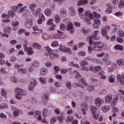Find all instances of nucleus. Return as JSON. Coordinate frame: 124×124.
Instances as JSON below:
<instances>
[{
    "mask_svg": "<svg viewBox=\"0 0 124 124\" xmlns=\"http://www.w3.org/2000/svg\"><path fill=\"white\" fill-rule=\"evenodd\" d=\"M8 106L6 104L2 103L0 105V110L1 109H7Z\"/></svg>",
    "mask_w": 124,
    "mask_h": 124,
    "instance_id": "obj_28",
    "label": "nucleus"
},
{
    "mask_svg": "<svg viewBox=\"0 0 124 124\" xmlns=\"http://www.w3.org/2000/svg\"><path fill=\"white\" fill-rule=\"evenodd\" d=\"M65 28H66L65 25L64 24H61L60 25V29L62 31H64V30H65Z\"/></svg>",
    "mask_w": 124,
    "mask_h": 124,
    "instance_id": "obj_58",
    "label": "nucleus"
},
{
    "mask_svg": "<svg viewBox=\"0 0 124 124\" xmlns=\"http://www.w3.org/2000/svg\"><path fill=\"white\" fill-rule=\"evenodd\" d=\"M94 45H95L93 47V50L94 51H101L103 49H106L107 47L106 45L99 42H95Z\"/></svg>",
    "mask_w": 124,
    "mask_h": 124,
    "instance_id": "obj_1",
    "label": "nucleus"
},
{
    "mask_svg": "<svg viewBox=\"0 0 124 124\" xmlns=\"http://www.w3.org/2000/svg\"><path fill=\"white\" fill-rule=\"evenodd\" d=\"M115 50H119V51H123L124 50V46L121 45H116L114 47Z\"/></svg>",
    "mask_w": 124,
    "mask_h": 124,
    "instance_id": "obj_22",
    "label": "nucleus"
},
{
    "mask_svg": "<svg viewBox=\"0 0 124 124\" xmlns=\"http://www.w3.org/2000/svg\"><path fill=\"white\" fill-rule=\"evenodd\" d=\"M15 93L16 98L21 99V98H22V95H26V94H27V91L20 88H16L15 90Z\"/></svg>",
    "mask_w": 124,
    "mask_h": 124,
    "instance_id": "obj_2",
    "label": "nucleus"
},
{
    "mask_svg": "<svg viewBox=\"0 0 124 124\" xmlns=\"http://www.w3.org/2000/svg\"><path fill=\"white\" fill-rule=\"evenodd\" d=\"M41 11V9L40 8H37V9H35L34 11H33V14H38L39 12Z\"/></svg>",
    "mask_w": 124,
    "mask_h": 124,
    "instance_id": "obj_53",
    "label": "nucleus"
},
{
    "mask_svg": "<svg viewBox=\"0 0 124 124\" xmlns=\"http://www.w3.org/2000/svg\"><path fill=\"white\" fill-rule=\"evenodd\" d=\"M94 23L93 24V28H94V29H98V28H99V25H100V23H101V21L97 18L94 19Z\"/></svg>",
    "mask_w": 124,
    "mask_h": 124,
    "instance_id": "obj_9",
    "label": "nucleus"
},
{
    "mask_svg": "<svg viewBox=\"0 0 124 124\" xmlns=\"http://www.w3.org/2000/svg\"><path fill=\"white\" fill-rule=\"evenodd\" d=\"M78 55L79 57H85V56H86V52L84 51H80L78 52Z\"/></svg>",
    "mask_w": 124,
    "mask_h": 124,
    "instance_id": "obj_48",
    "label": "nucleus"
},
{
    "mask_svg": "<svg viewBox=\"0 0 124 124\" xmlns=\"http://www.w3.org/2000/svg\"><path fill=\"white\" fill-rule=\"evenodd\" d=\"M53 69L54 70H55L56 71V73L55 74H57V73H58V72H59V71L60 70V68L59 66H55L53 67Z\"/></svg>",
    "mask_w": 124,
    "mask_h": 124,
    "instance_id": "obj_49",
    "label": "nucleus"
},
{
    "mask_svg": "<svg viewBox=\"0 0 124 124\" xmlns=\"http://www.w3.org/2000/svg\"><path fill=\"white\" fill-rule=\"evenodd\" d=\"M59 45L58 42L54 41L51 44L52 47H57Z\"/></svg>",
    "mask_w": 124,
    "mask_h": 124,
    "instance_id": "obj_60",
    "label": "nucleus"
},
{
    "mask_svg": "<svg viewBox=\"0 0 124 124\" xmlns=\"http://www.w3.org/2000/svg\"><path fill=\"white\" fill-rule=\"evenodd\" d=\"M108 81L109 83H115V79H114V78L112 77H110L109 78H108Z\"/></svg>",
    "mask_w": 124,
    "mask_h": 124,
    "instance_id": "obj_54",
    "label": "nucleus"
},
{
    "mask_svg": "<svg viewBox=\"0 0 124 124\" xmlns=\"http://www.w3.org/2000/svg\"><path fill=\"white\" fill-rule=\"evenodd\" d=\"M94 103L97 106L99 107L102 104V100L100 98H97L95 99Z\"/></svg>",
    "mask_w": 124,
    "mask_h": 124,
    "instance_id": "obj_16",
    "label": "nucleus"
},
{
    "mask_svg": "<svg viewBox=\"0 0 124 124\" xmlns=\"http://www.w3.org/2000/svg\"><path fill=\"white\" fill-rule=\"evenodd\" d=\"M48 96L47 95H45L44 97H43V102L44 104V105H46L47 104V100H48Z\"/></svg>",
    "mask_w": 124,
    "mask_h": 124,
    "instance_id": "obj_32",
    "label": "nucleus"
},
{
    "mask_svg": "<svg viewBox=\"0 0 124 124\" xmlns=\"http://www.w3.org/2000/svg\"><path fill=\"white\" fill-rule=\"evenodd\" d=\"M81 32L84 34V35H87V34H89L91 32V31L88 29L82 28L81 30Z\"/></svg>",
    "mask_w": 124,
    "mask_h": 124,
    "instance_id": "obj_21",
    "label": "nucleus"
},
{
    "mask_svg": "<svg viewBox=\"0 0 124 124\" xmlns=\"http://www.w3.org/2000/svg\"><path fill=\"white\" fill-rule=\"evenodd\" d=\"M88 3V0H80L77 2L78 6H81L82 5H86Z\"/></svg>",
    "mask_w": 124,
    "mask_h": 124,
    "instance_id": "obj_14",
    "label": "nucleus"
},
{
    "mask_svg": "<svg viewBox=\"0 0 124 124\" xmlns=\"http://www.w3.org/2000/svg\"><path fill=\"white\" fill-rule=\"evenodd\" d=\"M29 90L30 91H33V88L36 85V81L35 79H31L29 80Z\"/></svg>",
    "mask_w": 124,
    "mask_h": 124,
    "instance_id": "obj_7",
    "label": "nucleus"
},
{
    "mask_svg": "<svg viewBox=\"0 0 124 124\" xmlns=\"http://www.w3.org/2000/svg\"><path fill=\"white\" fill-rule=\"evenodd\" d=\"M118 35L121 36V37H124V32L123 31H120L118 33Z\"/></svg>",
    "mask_w": 124,
    "mask_h": 124,
    "instance_id": "obj_64",
    "label": "nucleus"
},
{
    "mask_svg": "<svg viewBox=\"0 0 124 124\" xmlns=\"http://www.w3.org/2000/svg\"><path fill=\"white\" fill-rule=\"evenodd\" d=\"M22 6H23V4L20 3L19 4H18L17 6H13L12 9L15 11H17V10H18V7H22Z\"/></svg>",
    "mask_w": 124,
    "mask_h": 124,
    "instance_id": "obj_26",
    "label": "nucleus"
},
{
    "mask_svg": "<svg viewBox=\"0 0 124 124\" xmlns=\"http://www.w3.org/2000/svg\"><path fill=\"white\" fill-rule=\"evenodd\" d=\"M79 83V84L81 83L82 85H83V86H85V87H87V82H86V81H85V78H80Z\"/></svg>",
    "mask_w": 124,
    "mask_h": 124,
    "instance_id": "obj_30",
    "label": "nucleus"
},
{
    "mask_svg": "<svg viewBox=\"0 0 124 124\" xmlns=\"http://www.w3.org/2000/svg\"><path fill=\"white\" fill-rule=\"evenodd\" d=\"M25 9H27V6H24V7L21 8L19 9V10L18 11V13L20 14V13L23 12V11H24V10H25Z\"/></svg>",
    "mask_w": 124,
    "mask_h": 124,
    "instance_id": "obj_59",
    "label": "nucleus"
},
{
    "mask_svg": "<svg viewBox=\"0 0 124 124\" xmlns=\"http://www.w3.org/2000/svg\"><path fill=\"white\" fill-rule=\"evenodd\" d=\"M58 119L60 122V123H63V116L62 115H60L58 117Z\"/></svg>",
    "mask_w": 124,
    "mask_h": 124,
    "instance_id": "obj_56",
    "label": "nucleus"
},
{
    "mask_svg": "<svg viewBox=\"0 0 124 124\" xmlns=\"http://www.w3.org/2000/svg\"><path fill=\"white\" fill-rule=\"evenodd\" d=\"M32 46L35 49H38V50H41V46L38 44V43H35L32 44Z\"/></svg>",
    "mask_w": 124,
    "mask_h": 124,
    "instance_id": "obj_24",
    "label": "nucleus"
},
{
    "mask_svg": "<svg viewBox=\"0 0 124 124\" xmlns=\"http://www.w3.org/2000/svg\"><path fill=\"white\" fill-rule=\"evenodd\" d=\"M32 26V19H27L26 20L25 27L27 28V29H30V28H31Z\"/></svg>",
    "mask_w": 124,
    "mask_h": 124,
    "instance_id": "obj_10",
    "label": "nucleus"
},
{
    "mask_svg": "<svg viewBox=\"0 0 124 124\" xmlns=\"http://www.w3.org/2000/svg\"><path fill=\"white\" fill-rule=\"evenodd\" d=\"M56 120H57V118L55 117H52L50 119V124H55Z\"/></svg>",
    "mask_w": 124,
    "mask_h": 124,
    "instance_id": "obj_50",
    "label": "nucleus"
},
{
    "mask_svg": "<svg viewBox=\"0 0 124 124\" xmlns=\"http://www.w3.org/2000/svg\"><path fill=\"white\" fill-rule=\"evenodd\" d=\"M60 15L61 16H65L66 15V11L65 9H62L60 11Z\"/></svg>",
    "mask_w": 124,
    "mask_h": 124,
    "instance_id": "obj_41",
    "label": "nucleus"
},
{
    "mask_svg": "<svg viewBox=\"0 0 124 124\" xmlns=\"http://www.w3.org/2000/svg\"><path fill=\"white\" fill-rule=\"evenodd\" d=\"M73 120V117L70 116L66 118V123H70Z\"/></svg>",
    "mask_w": 124,
    "mask_h": 124,
    "instance_id": "obj_38",
    "label": "nucleus"
},
{
    "mask_svg": "<svg viewBox=\"0 0 124 124\" xmlns=\"http://www.w3.org/2000/svg\"><path fill=\"white\" fill-rule=\"evenodd\" d=\"M24 51L27 52L28 55H29L30 56L32 55L34 53V51L32 50V48L31 47H26L24 48Z\"/></svg>",
    "mask_w": 124,
    "mask_h": 124,
    "instance_id": "obj_12",
    "label": "nucleus"
},
{
    "mask_svg": "<svg viewBox=\"0 0 124 124\" xmlns=\"http://www.w3.org/2000/svg\"><path fill=\"white\" fill-rule=\"evenodd\" d=\"M1 94L3 96H6V91L4 89L1 90Z\"/></svg>",
    "mask_w": 124,
    "mask_h": 124,
    "instance_id": "obj_63",
    "label": "nucleus"
},
{
    "mask_svg": "<svg viewBox=\"0 0 124 124\" xmlns=\"http://www.w3.org/2000/svg\"><path fill=\"white\" fill-rule=\"evenodd\" d=\"M46 116H47V109L45 108L43 111V117L44 119H45Z\"/></svg>",
    "mask_w": 124,
    "mask_h": 124,
    "instance_id": "obj_43",
    "label": "nucleus"
},
{
    "mask_svg": "<svg viewBox=\"0 0 124 124\" xmlns=\"http://www.w3.org/2000/svg\"><path fill=\"white\" fill-rule=\"evenodd\" d=\"M110 26L107 25L103 27L101 30V33L102 36L105 37L107 35V32L110 31Z\"/></svg>",
    "mask_w": 124,
    "mask_h": 124,
    "instance_id": "obj_4",
    "label": "nucleus"
},
{
    "mask_svg": "<svg viewBox=\"0 0 124 124\" xmlns=\"http://www.w3.org/2000/svg\"><path fill=\"white\" fill-rule=\"evenodd\" d=\"M67 31H70V33L73 34L74 33V27H73V24L71 22H68L67 23Z\"/></svg>",
    "mask_w": 124,
    "mask_h": 124,
    "instance_id": "obj_6",
    "label": "nucleus"
},
{
    "mask_svg": "<svg viewBox=\"0 0 124 124\" xmlns=\"http://www.w3.org/2000/svg\"><path fill=\"white\" fill-rule=\"evenodd\" d=\"M29 8L31 10V12L33 13L35 9L36 8V4L35 3H31L29 5Z\"/></svg>",
    "mask_w": 124,
    "mask_h": 124,
    "instance_id": "obj_20",
    "label": "nucleus"
},
{
    "mask_svg": "<svg viewBox=\"0 0 124 124\" xmlns=\"http://www.w3.org/2000/svg\"><path fill=\"white\" fill-rule=\"evenodd\" d=\"M53 38H54V39H60V38H62V36L59 34L53 35Z\"/></svg>",
    "mask_w": 124,
    "mask_h": 124,
    "instance_id": "obj_39",
    "label": "nucleus"
},
{
    "mask_svg": "<svg viewBox=\"0 0 124 124\" xmlns=\"http://www.w3.org/2000/svg\"><path fill=\"white\" fill-rule=\"evenodd\" d=\"M43 39H44V40H48V39H49V38H50L49 37V36L47 35L46 33H44L43 34Z\"/></svg>",
    "mask_w": 124,
    "mask_h": 124,
    "instance_id": "obj_45",
    "label": "nucleus"
},
{
    "mask_svg": "<svg viewBox=\"0 0 124 124\" xmlns=\"http://www.w3.org/2000/svg\"><path fill=\"white\" fill-rule=\"evenodd\" d=\"M112 97L113 95L112 94H109L106 97V102H107V103H108V102H110L112 100V99H113Z\"/></svg>",
    "mask_w": 124,
    "mask_h": 124,
    "instance_id": "obj_19",
    "label": "nucleus"
},
{
    "mask_svg": "<svg viewBox=\"0 0 124 124\" xmlns=\"http://www.w3.org/2000/svg\"><path fill=\"white\" fill-rule=\"evenodd\" d=\"M8 13L11 17H14L15 16V13L13 11H9Z\"/></svg>",
    "mask_w": 124,
    "mask_h": 124,
    "instance_id": "obj_51",
    "label": "nucleus"
},
{
    "mask_svg": "<svg viewBox=\"0 0 124 124\" xmlns=\"http://www.w3.org/2000/svg\"><path fill=\"white\" fill-rule=\"evenodd\" d=\"M91 110L92 112V115L93 119L95 120H97L98 118H99V113L97 112V109L96 108V107L92 106L91 107Z\"/></svg>",
    "mask_w": 124,
    "mask_h": 124,
    "instance_id": "obj_3",
    "label": "nucleus"
},
{
    "mask_svg": "<svg viewBox=\"0 0 124 124\" xmlns=\"http://www.w3.org/2000/svg\"><path fill=\"white\" fill-rule=\"evenodd\" d=\"M102 61L106 65H109L111 63L110 60L107 59L106 58H103Z\"/></svg>",
    "mask_w": 124,
    "mask_h": 124,
    "instance_id": "obj_25",
    "label": "nucleus"
},
{
    "mask_svg": "<svg viewBox=\"0 0 124 124\" xmlns=\"http://www.w3.org/2000/svg\"><path fill=\"white\" fill-rule=\"evenodd\" d=\"M45 14L47 16H50V15H52V10L50 9H47L45 10Z\"/></svg>",
    "mask_w": 124,
    "mask_h": 124,
    "instance_id": "obj_23",
    "label": "nucleus"
},
{
    "mask_svg": "<svg viewBox=\"0 0 124 124\" xmlns=\"http://www.w3.org/2000/svg\"><path fill=\"white\" fill-rule=\"evenodd\" d=\"M119 8H124V0H121L119 4Z\"/></svg>",
    "mask_w": 124,
    "mask_h": 124,
    "instance_id": "obj_40",
    "label": "nucleus"
},
{
    "mask_svg": "<svg viewBox=\"0 0 124 124\" xmlns=\"http://www.w3.org/2000/svg\"><path fill=\"white\" fill-rule=\"evenodd\" d=\"M87 41H89V43L90 45H93V44H94V42H93V36L89 35L86 38Z\"/></svg>",
    "mask_w": 124,
    "mask_h": 124,
    "instance_id": "obj_17",
    "label": "nucleus"
},
{
    "mask_svg": "<svg viewBox=\"0 0 124 124\" xmlns=\"http://www.w3.org/2000/svg\"><path fill=\"white\" fill-rule=\"evenodd\" d=\"M93 90H94V88L93 85H89L87 88V91L88 92H92Z\"/></svg>",
    "mask_w": 124,
    "mask_h": 124,
    "instance_id": "obj_47",
    "label": "nucleus"
},
{
    "mask_svg": "<svg viewBox=\"0 0 124 124\" xmlns=\"http://www.w3.org/2000/svg\"><path fill=\"white\" fill-rule=\"evenodd\" d=\"M11 80L13 82V83H17L18 82V79L15 77H11Z\"/></svg>",
    "mask_w": 124,
    "mask_h": 124,
    "instance_id": "obj_46",
    "label": "nucleus"
},
{
    "mask_svg": "<svg viewBox=\"0 0 124 124\" xmlns=\"http://www.w3.org/2000/svg\"><path fill=\"white\" fill-rule=\"evenodd\" d=\"M40 72L42 75H45V74H47V73L48 72V70H47L46 68H43L41 69Z\"/></svg>",
    "mask_w": 124,
    "mask_h": 124,
    "instance_id": "obj_27",
    "label": "nucleus"
},
{
    "mask_svg": "<svg viewBox=\"0 0 124 124\" xmlns=\"http://www.w3.org/2000/svg\"><path fill=\"white\" fill-rule=\"evenodd\" d=\"M4 31H7V32H10V31H11V28L10 27H6V28L5 29H4Z\"/></svg>",
    "mask_w": 124,
    "mask_h": 124,
    "instance_id": "obj_61",
    "label": "nucleus"
},
{
    "mask_svg": "<svg viewBox=\"0 0 124 124\" xmlns=\"http://www.w3.org/2000/svg\"><path fill=\"white\" fill-rule=\"evenodd\" d=\"M113 11V10L111 8H108L105 11L106 13H107V14H110V13H112V12Z\"/></svg>",
    "mask_w": 124,
    "mask_h": 124,
    "instance_id": "obj_44",
    "label": "nucleus"
},
{
    "mask_svg": "<svg viewBox=\"0 0 124 124\" xmlns=\"http://www.w3.org/2000/svg\"><path fill=\"white\" fill-rule=\"evenodd\" d=\"M81 110L83 115H86V111L88 110V104L86 102H84L81 104Z\"/></svg>",
    "mask_w": 124,
    "mask_h": 124,
    "instance_id": "obj_8",
    "label": "nucleus"
},
{
    "mask_svg": "<svg viewBox=\"0 0 124 124\" xmlns=\"http://www.w3.org/2000/svg\"><path fill=\"white\" fill-rule=\"evenodd\" d=\"M79 64L80 66H84V65H88L89 63L86 61H82L80 62Z\"/></svg>",
    "mask_w": 124,
    "mask_h": 124,
    "instance_id": "obj_35",
    "label": "nucleus"
},
{
    "mask_svg": "<svg viewBox=\"0 0 124 124\" xmlns=\"http://www.w3.org/2000/svg\"><path fill=\"white\" fill-rule=\"evenodd\" d=\"M46 51H47V52H48V57H49V58H50L51 60H54V59H55V55H54V52H56V50H53L50 48V47L48 46L46 47Z\"/></svg>",
    "mask_w": 124,
    "mask_h": 124,
    "instance_id": "obj_5",
    "label": "nucleus"
},
{
    "mask_svg": "<svg viewBox=\"0 0 124 124\" xmlns=\"http://www.w3.org/2000/svg\"><path fill=\"white\" fill-rule=\"evenodd\" d=\"M115 16H117V17H120V16H123V13L120 12H117L115 13Z\"/></svg>",
    "mask_w": 124,
    "mask_h": 124,
    "instance_id": "obj_62",
    "label": "nucleus"
},
{
    "mask_svg": "<svg viewBox=\"0 0 124 124\" xmlns=\"http://www.w3.org/2000/svg\"><path fill=\"white\" fill-rule=\"evenodd\" d=\"M117 78L118 82H120L121 84H122V82L123 81H124V79L122 78V75H118L117 76Z\"/></svg>",
    "mask_w": 124,
    "mask_h": 124,
    "instance_id": "obj_34",
    "label": "nucleus"
},
{
    "mask_svg": "<svg viewBox=\"0 0 124 124\" xmlns=\"http://www.w3.org/2000/svg\"><path fill=\"white\" fill-rule=\"evenodd\" d=\"M40 82H41L42 84H46L47 81L46 78L41 77L39 78Z\"/></svg>",
    "mask_w": 124,
    "mask_h": 124,
    "instance_id": "obj_37",
    "label": "nucleus"
},
{
    "mask_svg": "<svg viewBox=\"0 0 124 124\" xmlns=\"http://www.w3.org/2000/svg\"><path fill=\"white\" fill-rule=\"evenodd\" d=\"M100 68H101V67L99 66H98L97 67H93L92 66L90 68V70H91L94 73H97V72H98V70H99Z\"/></svg>",
    "mask_w": 124,
    "mask_h": 124,
    "instance_id": "obj_11",
    "label": "nucleus"
},
{
    "mask_svg": "<svg viewBox=\"0 0 124 124\" xmlns=\"http://www.w3.org/2000/svg\"><path fill=\"white\" fill-rule=\"evenodd\" d=\"M70 15L71 16H74L75 15V10H74V8H70Z\"/></svg>",
    "mask_w": 124,
    "mask_h": 124,
    "instance_id": "obj_36",
    "label": "nucleus"
},
{
    "mask_svg": "<svg viewBox=\"0 0 124 124\" xmlns=\"http://www.w3.org/2000/svg\"><path fill=\"white\" fill-rule=\"evenodd\" d=\"M54 1H55V2H58L59 4L60 5H62L64 1H65V0H53Z\"/></svg>",
    "mask_w": 124,
    "mask_h": 124,
    "instance_id": "obj_42",
    "label": "nucleus"
},
{
    "mask_svg": "<svg viewBox=\"0 0 124 124\" xmlns=\"http://www.w3.org/2000/svg\"><path fill=\"white\" fill-rule=\"evenodd\" d=\"M102 109L105 113H106V112H108V111L109 110V106H104L102 107Z\"/></svg>",
    "mask_w": 124,
    "mask_h": 124,
    "instance_id": "obj_29",
    "label": "nucleus"
},
{
    "mask_svg": "<svg viewBox=\"0 0 124 124\" xmlns=\"http://www.w3.org/2000/svg\"><path fill=\"white\" fill-rule=\"evenodd\" d=\"M93 39L94 40H99L100 39V37H98L97 35H92Z\"/></svg>",
    "mask_w": 124,
    "mask_h": 124,
    "instance_id": "obj_52",
    "label": "nucleus"
},
{
    "mask_svg": "<svg viewBox=\"0 0 124 124\" xmlns=\"http://www.w3.org/2000/svg\"><path fill=\"white\" fill-rule=\"evenodd\" d=\"M59 50L62 52H66L67 53H70L71 51L70 50V48H68L67 47H65L64 46H61Z\"/></svg>",
    "mask_w": 124,
    "mask_h": 124,
    "instance_id": "obj_13",
    "label": "nucleus"
},
{
    "mask_svg": "<svg viewBox=\"0 0 124 124\" xmlns=\"http://www.w3.org/2000/svg\"><path fill=\"white\" fill-rule=\"evenodd\" d=\"M39 19L43 20V21H45V16H44L43 14H40L39 15Z\"/></svg>",
    "mask_w": 124,
    "mask_h": 124,
    "instance_id": "obj_55",
    "label": "nucleus"
},
{
    "mask_svg": "<svg viewBox=\"0 0 124 124\" xmlns=\"http://www.w3.org/2000/svg\"><path fill=\"white\" fill-rule=\"evenodd\" d=\"M12 25L13 28V31H17V27L19 26V22L14 21L12 22Z\"/></svg>",
    "mask_w": 124,
    "mask_h": 124,
    "instance_id": "obj_15",
    "label": "nucleus"
},
{
    "mask_svg": "<svg viewBox=\"0 0 124 124\" xmlns=\"http://www.w3.org/2000/svg\"><path fill=\"white\" fill-rule=\"evenodd\" d=\"M116 62L119 66H123L124 65V59H120L116 61Z\"/></svg>",
    "mask_w": 124,
    "mask_h": 124,
    "instance_id": "obj_18",
    "label": "nucleus"
},
{
    "mask_svg": "<svg viewBox=\"0 0 124 124\" xmlns=\"http://www.w3.org/2000/svg\"><path fill=\"white\" fill-rule=\"evenodd\" d=\"M65 86L68 89V90H71V82L69 81H66Z\"/></svg>",
    "mask_w": 124,
    "mask_h": 124,
    "instance_id": "obj_33",
    "label": "nucleus"
},
{
    "mask_svg": "<svg viewBox=\"0 0 124 124\" xmlns=\"http://www.w3.org/2000/svg\"><path fill=\"white\" fill-rule=\"evenodd\" d=\"M119 100V97L118 96H116L115 98H114V101L112 102V104H114V105H116V104L117 103L118 101Z\"/></svg>",
    "mask_w": 124,
    "mask_h": 124,
    "instance_id": "obj_57",
    "label": "nucleus"
},
{
    "mask_svg": "<svg viewBox=\"0 0 124 124\" xmlns=\"http://www.w3.org/2000/svg\"><path fill=\"white\" fill-rule=\"evenodd\" d=\"M54 20L56 23H60L61 21V17H60V16L59 15H56L55 16Z\"/></svg>",
    "mask_w": 124,
    "mask_h": 124,
    "instance_id": "obj_31",
    "label": "nucleus"
}]
</instances>
